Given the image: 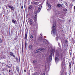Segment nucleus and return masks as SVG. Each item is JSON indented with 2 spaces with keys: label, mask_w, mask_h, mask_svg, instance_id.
<instances>
[{
  "label": "nucleus",
  "mask_w": 75,
  "mask_h": 75,
  "mask_svg": "<svg viewBox=\"0 0 75 75\" xmlns=\"http://www.w3.org/2000/svg\"><path fill=\"white\" fill-rule=\"evenodd\" d=\"M52 18H51L50 19V22L51 23H53L52 24L53 25L52 26V30L51 31V34L53 37H55V33L56 32V24L57 23V22H56V21L54 20L52 22Z\"/></svg>",
  "instance_id": "nucleus-1"
},
{
  "label": "nucleus",
  "mask_w": 75,
  "mask_h": 75,
  "mask_svg": "<svg viewBox=\"0 0 75 75\" xmlns=\"http://www.w3.org/2000/svg\"><path fill=\"white\" fill-rule=\"evenodd\" d=\"M38 6V11H36V10H35V12L34 13V19L35 22H37V13H39L42 7L41 4H40Z\"/></svg>",
  "instance_id": "nucleus-2"
},
{
  "label": "nucleus",
  "mask_w": 75,
  "mask_h": 75,
  "mask_svg": "<svg viewBox=\"0 0 75 75\" xmlns=\"http://www.w3.org/2000/svg\"><path fill=\"white\" fill-rule=\"evenodd\" d=\"M62 16H63V15L62 14V13H59L58 14H56L55 15V17H56L57 18H58L59 22H62L63 21L62 20H61V19H59V18H62Z\"/></svg>",
  "instance_id": "nucleus-3"
},
{
  "label": "nucleus",
  "mask_w": 75,
  "mask_h": 75,
  "mask_svg": "<svg viewBox=\"0 0 75 75\" xmlns=\"http://www.w3.org/2000/svg\"><path fill=\"white\" fill-rule=\"evenodd\" d=\"M43 43H45L46 44H47V45L48 46H49V43L48 42L47 40H46L45 39H44V41H43Z\"/></svg>",
  "instance_id": "nucleus-4"
},
{
  "label": "nucleus",
  "mask_w": 75,
  "mask_h": 75,
  "mask_svg": "<svg viewBox=\"0 0 75 75\" xmlns=\"http://www.w3.org/2000/svg\"><path fill=\"white\" fill-rule=\"evenodd\" d=\"M42 35L40 34V40H39L40 42H42V41H43V42L44 40H43L42 39Z\"/></svg>",
  "instance_id": "nucleus-5"
},
{
  "label": "nucleus",
  "mask_w": 75,
  "mask_h": 75,
  "mask_svg": "<svg viewBox=\"0 0 75 75\" xmlns=\"http://www.w3.org/2000/svg\"><path fill=\"white\" fill-rule=\"evenodd\" d=\"M52 53H51L50 54V56L49 57V61L51 62L52 60Z\"/></svg>",
  "instance_id": "nucleus-6"
},
{
  "label": "nucleus",
  "mask_w": 75,
  "mask_h": 75,
  "mask_svg": "<svg viewBox=\"0 0 75 75\" xmlns=\"http://www.w3.org/2000/svg\"><path fill=\"white\" fill-rule=\"evenodd\" d=\"M9 7L11 9L12 11H14V7L12 6H9Z\"/></svg>",
  "instance_id": "nucleus-7"
},
{
  "label": "nucleus",
  "mask_w": 75,
  "mask_h": 75,
  "mask_svg": "<svg viewBox=\"0 0 75 75\" xmlns=\"http://www.w3.org/2000/svg\"><path fill=\"white\" fill-rule=\"evenodd\" d=\"M51 8V5H50V4H48L47 10H50Z\"/></svg>",
  "instance_id": "nucleus-8"
},
{
  "label": "nucleus",
  "mask_w": 75,
  "mask_h": 75,
  "mask_svg": "<svg viewBox=\"0 0 75 75\" xmlns=\"http://www.w3.org/2000/svg\"><path fill=\"white\" fill-rule=\"evenodd\" d=\"M34 4H40V1L39 0H37L34 1Z\"/></svg>",
  "instance_id": "nucleus-9"
},
{
  "label": "nucleus",
  "mask_w": 75,
  "mask_h": 75,
  "mask_svg": "<svg viewBox=\"0 0 75 75\" xmlns=\"http://www.w3.org/2000/svg\"><path fill=\"white\" fill-rule=\"evenodd\" d=\"M54 59L56 62H57L59 61V58H57V57L55 58Z\"/></svg>",
  "instance_id": "nucleus-10"
},
{
  "label": "nucleus",
  "mask_w": 75,
  "mask_h": 75,
  "mask_svg": "<svg viewBox=\"0 0 75 75\" xmlns=\"http://www.w3.org/2000/svg\"><path fill=\"white\" fill-rule=\"evenodd\" d=\"M40 75V73L39 72L34 73L33 74V75Z\"/></svg>",
  "instance_id": "nucleus-11"
},
{
  "label": "nucleus",
  "mask_w": 75,
  "mask_h": 75,
  "mask_svg": "<svg viewBox=\"0 0 75 75\" xmlns=\"http://www.w3.org/2000/svg\"><path fill=\"white\" fill-rule=\"evenodd\" d=\"M10 54L12 57H15V56L13 54V52H10Z\"/></svg>",
  "instance_id": "nucleus-12"
},
{
  "label": "nucleus",
  "mask_w": 75,
  "mask_h": 75,
  "mask_svg": "<svg viewBox=\"0 0 75 75\" xmlns=\"http://www.w3.org/2000/svg\"><path fill=\"white\" fill-rule=\"evenodd\" d=\"M12 22L13 24H16L17 23V21L13 19L12 20Z\"/></svg>",
  "instance_id": "nucleus-13"
},
{
  "label": "nucleus",
  "mask_w": 75,
  "mask_h": 75,
  "mask_svg": "<svg viewBox=\"0 0 75 75\" xmlns=\"http://www.w3.org/2000/svg\"><path fill=\"white\" fill-rule=\"evenodd\" d=\"M57 6L58 7L61 8L62 7V6L61 4H57Z\"/></svg>",
  "instance_id": "nucleus-14"
},
{
  "label": "nucleus",
  "mask_w": 75,
  "mask_h": 75,
  "mask_svg": "<svg viewBox=\"0 0 75 75\" xmlns=\"http://www.w3.org/2000/svg\"><path fill=\"white\" fill-rule=\"evenodd\" d=\"M39 51H41V49L39 48V49H37L36 51V53H37V52H39Z\"/></svg>",
  "instance_id": "nucleus-15"
},
{
  "label": "nucleus",
  "mask_w": 75,
  "mask_h": 75,
  "mask_svg": "<svg viewBox=\"0 0 75 75\" xmlns=\"http://www.w3.org/2000/svg\"><path fill=\"white\" fill-rule=\"evenodd\" d=\"M29 47L30 50H32L33 49V46L31 45H29Z\"/></svg>",
  "instance_id": "nucleus-16"
},
{
  "label": "nucleus",
  "mask_w": 75,
  "mask_h": 75,
  "mask_svg": "<svg viewBox=\"0 0 75 75\" xmlns=\"http://www.w3.org/2000/svg\"><path fill=\"white\" fill-rule=\"evenodd\" d=\"M16 70L18 72H19V67H16Z\"/></svg>",
  "instance_id": "nucleus-17"
},
{
  "label": "nucleus",
  "mask_w": 75,
  "mask_h": 75,
  "mask_svg": "<svg viewBox=\"0 0 75 75\" xmlns=\"http://www.w3.org/2000/svg\"><path fill=\"white\" fill-rule=\"evenodd\" d=\"M71 64H72V63L70 62L69 63L70 69H71Z\"/></svg>",
  "instance_id": "nucleus-18"
},
{
  "label": "nucleus",
  "mask_w": 75,
  "mask_h": 75,
  "mask_svg": "<svg viewBox=\"0 0 75 75\" xmlns=\"http://www.w3.org/2000/svg\"><path fill=\"white\" fill-rule=\"evenodd\" d=\"M30 24L31 27H32V26H33V25H34V24H33V22L30 23Z\"/></svg>",
  "instance_id": "nucleus-19"
},
{
  "label": "nucleus",
  "mask_w": 75,
  "mask_h": 75,
  "mask_svg": "<svg viewBox=\"0 0 75 75\" xmlns=\"http://www.w3.org/2000/svg\"><path fill=\"white\" fill-rule=\"evenodd\" d=\"M46 48H43L42 49H41V51H44V50H45Z\"/></svg>",
  "instance_id": "nucleus-20"
},
{
  "label": "nucleus",
  "mask_w": 75,
  "mask_h": 75,
  "mask_svg": "<svg viewBox=\"0 0 75 75\" xmlns=\"http://www.w3.org/2000/svg\"><path fill=\"white\" fill-rule=\"evenodd\" d=\"M28 20L29 21H30V22H32V21H33V20H32V19H28Z\"/></svg>",
  "instance_id": "nucleus-21"
},
{
  "label": "nucleus",
  "mask_w": 75,
  "mask_h": 75,
  "mask_svg": "<svg viewBox=\"0 0 75 75\" xmlns=\"http://www.w3.org/2000/svg\"><path fill=\"white\" fill-rule=\"evenodd\" d=\"M25 39L27 38V33H25Z\"/></svg>",
  "instance_id": "nucleus-22"
},
{
  "label": "nucleus",
  "mask_w": 75,
  "mask_h": 75,
  "mask_svg": "<svg viewBox=\"0 0 75 75\" xmlns=\"http://www.w3.org/2000/svg\"><path fill=\"white\" fill-rule=\"evenodd\" d=\"M64 72V71L63 70H61V75H62V74Z\"/></svg>",
  "instance_id": "nucleus-23"
},
{
  "label": "nucleus",
  "mask_w": 75,
  "mask_h": 75,
  "mask_svg": "<svg viewBox=\"0 0 75 75\" xmlns=\"http://www.w3.org/2000/svg\"><path fill=\"white\" fill-rule=\"evenodd\" d=\"M32 8V7L31 6H29L28 8L29 9H31Z\"/></svg>",
  "instance_id": "nucleus-24"
},
{
  "label": "nucleus",
  "mask_w": 75,
  "mask_h": 75,
  "mask_svg": "<svg viewBox=\"0 0 75 75\" xmlns=\"http://www.w3.org/2000/svg\"><path fill=\"white\" fill-rule=\"evenodd\" d=\"M27 42L26 41L25 42V47H26V46H27Z\"/></svg>",
  "instance_id": "nucleus-25"
},
{
  "label": "nucleus",
  "mask_w": 75,
  "mask_h": 75,
  "mask_svg": "<svg viewBox=\"0 0 75 75\" xmlns=\"http://www.w3.org/2000/svg\"><path fill=\"white\" fill-rule=\"evenodd\" d=\"M64 11H67V9L65 8L64 9Z\"/></svg>",
  "instance_id": "nucleus-26"
},
{
  "label": "nucleus",
  "mask_w": 75,
  "mask_h": 75,
  "mask_svg": "<svg viewBox=\"0 0 75 75\" xmlns=\"http://www.w3.org/2000/svg\"><path fill=\"white\" fill-rule=\"evenodd\" d=\"M30 38L32 39L33 38V36L31 35L30 36Z\"/></svg>",
  "instance_id": "nucleus-27"
},
{
  "label": "nucleus",
  "mask_w": 75,
  "mask_h": 75,
  "mask_svg": "<svg viewBox=\"0 0 75 75\" xmlns=\"http://www.w3.org/2000/svg\"><path fill=\"white\" fill-rule=\"evenodd\" d=\"M37 62L36 61H33V63H34V64H35Z\"/></svg>",
  "instance_id": "nucleus-28"
},
{
  "label": "nucleus",
  "mask_w": 75,
  "mask_h": 75,
  "mask_svg": "<svg viewBox=\"0 0 75 75\" xmlns=\"http://www.w3.org/2000/svg\"><path fill=\"white\" fill-rule=\"evenodd\" d=\"M65 4L66 6L67 7H68V4H67V3H65Z\"/></svg>",
  "instance_id": "nucleus-29"
},
{
  "label": "nucleus",
  "mask_w": 75,
  "mask_h": 75,
  "mask_svg": "<svg viewBox=\"0 0 75 75\" xmlns=\"http://www.w3.org/2000/svg\"><path fill=\"white\" fill-rule=\"evenodd\" d=\"M63 65H64V62H62V67L63 66Z\"/></svg>",
  "instance_id": "nucleus-30"
},
{
  "label": "nucleus",
  "mask_w": 75,
  "mask_h": 75,
  "mask_svg": "<svg viewBox=\"0 0 75 75\" xmlns=\"http://www.w3.org/2000/svg\"><path fill=\"white\" fill-rule=\"evenodd\" d=\"M56 40H57V41H58V37H56Z\"/></svg>",
  "instance_id": "nucleus-31"
},
{
  "label": "nucleus",
  "mask_w": 75,
  "mask_h": 75,
  "mask_svg": "<svg viewBox=\"0 0 75 75\" xmlns=\"http://www.w3.org/2000/svg\"><path fill=\"white\" fill-rule=\"evenodd\" d=\"M47 58L46 59H47V60L48 61V60L49 59H48V56H47Z\"/></svg>",
  "instance_id": "nucleus-32"
},
{
  "label": "nucleus",
  "mask_w": 75,
  "mask_h": 75,
  "mask_svg": "<svg viewBox=\"0 0 75 75\" xmlns=\"http://www.w3.org/2000/svg\"><path fill=\"white\" fill-rule=\"evenodd\" d=\"M2 42V40L1 39H0V43H1Z\"/></svg>",
  "instance_id": "nucleus-33"
},
{
  "label": "nucleus",
  "mask_w": 75,
  "mask_h": 75,
  "mask_svg": "<svg viewBox=\"0 0 75 75\" xmlns=\"http://www.w3.org/2000/svg\"><path fill=\"white\" fill-rule=\"evenodd\" d=\"M65 43H68V41H67V40H66L65 41Z\"/></svg>",
  "instance_id": "nucleus-34"
},
{
  "label": "nucleus",
  "mask_w": 75,
  "mask_h": 75,
  "mask_svg": "<svg viewBox=\"0 0 75 75\" xmlns=\"http://www.w3.org/2000/svg\"><path fill=\"white\" fill-rule=\"evenodd\" d=\"M2 59H3V57H1L0 58V60Z\"/></svg>",
  "instance_id": "nucleus-35"
},
{
  "label": "nucleus",
  "mask_w": 75,
  "mask_h": 75,
  "mask_svg": "<svg viewBox=\"0 0 75 75\" xmlns=\"http://www.w3.org/2000/svg\"><path fill=\"white\" fill-rule=\"evenodd\" d=\"M74 10H75V6H74Z\"/></svg>",
  "instance_id": "nucleus-36"
},
{
  "label": "nucleus",
  "mask_w": 75,
  "mask_h": 75,
  "mask_svg": "<svg viewBox=\"0 0 75 75\" xmlns=\"http://www.w3.org/2000/svg\"><path fill=\"white\" fill-rule=\"evenodd\" d=\"M58 45H59V46H60V43H58Z\"/></svg>",
  "instance_id": "nucleus-37"
},
{
  "label": "nucleus",
  "mask_w": 75,
  "mask_h": 75,
  "mask_svg": "<svg viewBox=\"0 0 75 75\" xmlns=\"http://www.w3.org/2000/svg\"><path fill=\"white\" fill-rule=\"evenodd\" d=\"M72 60L73 61H74V58H72Z\"/></svg>",
  "instance_id": "nucleus-38"
},
{
  "label": "nucleus",
  "mask_w": 75,
  "mask_h": 75,
  "mask_svg": "<svg viewBox=\"0 0 75 75\" xmlns=\"http://www.w3.org/2000/svg\"><path fill=\"white\" fill-rule=\"evenodd\" d=\"M23 6H21V8H22V9H23Z\"/></svg>",
  "instance_id": "nucleus-39"
},
{
  "label": "nucleus",
  "mask_w": 75,
  "mask_h": 75,
  "mask_svg": "<svg viewBox=\"0 0 75 75\" xmlns=\"http://www.w3.org/2000/svg\"><path fill=\"white\" fill-rule=\"evenodd\" d=\"M9 72H11V70H9Z\"/></svg>",
  "instance_id": "nucleus-40"
},
{
  "label": "nucleus",
  "mask_w": 75,
  "mask_h": 75,
  "mask_svg": "<svg viewBox=\"0 0 75 75\" xmlns=\"http://www.w3.org/2000/svg\"><path fill=\"white\" fill-rule=\"evenodd\" d=\"M24 71L25 72H26V70H24Z\"/></svg>",
  "instance_id": "nucleus-41"
},
{
  "label": "nucleus",
  "mask_w": 75,
  "mask_h": 75,
  "mask_svg": "<svg viewBox=\"0 0 75 75\" xmlns=\"http://www.w3.org/2000/svg\"><path fill=\"white\" fill-rule=\"evenodd\" d=\"M70 54L71 55V52H70Z\"/></svg>",
  "instance_id": "nucleus-42"
},
{
  "label": "nucleus",
  "mask_w": 75,
  "mask_h": 75,
  "mask_svg": "<svg viewBox=\"0 0 75 75\" xmlns=\"http://www.w3.org/2000/svg\"><path fill=\"white\" fill-rule=\"evenodd\" d=\"M43 75H45V74H43Z\"/></svg>",
  "instance_id": "nucleus-43"
},
{
  "label": "nucleus",
  "mask_w": 75,
  "mask_h": 75,
  "mask_svg": "<svg viewBox=\"0 0 75 75\" xmlns=\"http://www.w3.org/2000/svg\"><path fill=\"white\" fill-rule=\"evenodd\" d=\"M73 0V1H75V0Z\"/></svg>",
  "instance_id": "nucleus-44"
},
{
  "label": "nucleus",
  "mask_w": 75,
  "mask_h": 75,
  "mask_svg": "<svg viewBox=\"0 0 75 75\" xmlns=\"http://www.w3.org/2000/svg\"><path fill=\"white\" fill-rule=\"evenodd\" d=\"M53 20L54 21V19H53Z\"/></svg>",
  "instance_id": "nucleus-45"
}]
</instances>
